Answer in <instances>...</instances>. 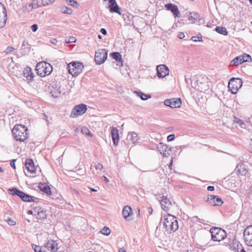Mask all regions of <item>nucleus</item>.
<instances>
[{"label": "nucleus", "mask_w": 252, "mask_h": 252, "mask_svg": "<svg viewBox=\"0 0 252 252\" xmlns=\"http://www.w3.org/2000/svg\"><path fill=\"white\" fill-rule=\"evenodd\" d=\"M13 136L17 141L24 142L29 136L28 129L23 125H16L12 130Z\"/></svg>", "instance_id": "1"}, {"label": "nucleus", "mask_w": 252, "mask_h": 252, "mask_svg": "<svg viewBox=\"0 0 252 252\" xmlns=\"http://www.w3.org/2000/svg\"><path fill=\"white\" fill-rule=\"evenodd\" d=\"M163 220V226L167 231H175L178 228V222L174 216L169 214L166 215L164 216Z\"/></svg>", "instance_id": "2"}, {"label": "nucleus", "mask_w": 252, "mask_h": 252, "mask_svg": "<svg viewBox=\"0 0 252 252\" xmlns=\"http://www.w3.org/2000/svg\"><path fill=\"white\" fill-rule=\"evenodd\" d=\"M36 70L38 75L41 77H44L51 73L53 71V67L50 63L46 62H41L37 64Z\"/></svg>", "instance_id": "3"}, {"label": "nucleus", "mask_w": 252, "mask_h": 252, "mask_svg": "<svg viewBox=\"0 0 252 252\" xmlns=\"http://www.w3.org/2000/svg\"><path fill=\"white\" fill-rule=\"evenodd\" d=\"M210 232L211 233L212 240L214 241L220 242L226 237V232L219 227L211 228Z\"/></svg>", "instance_id": "4"}, {"label": "nucleus", "mask_w": 252, "mask_h": 252, "mask_svg": "<svg viewBox=\"0 0 252 252\" xmlns=\"http://www.w3.org/2000/svg\"><path fill=\"white\" fill-rule=\"evenodd\" d=\"M68 72L74 76L79 75L84 68L82 63L80 62H72L67 65Z\"/></svg>", "instance_id": "5"}, {"label": "nucleus", "mask_w": 252, "mask_h": 252, "mask_svg": "<svg viewBox=\"0 0 252 252\" xmlns=\"http://www.w3.org/2000/svg\"><path fill=\"white\" fill-rule=\"evenodd\" d=\"M242 80L239 78H232L228 82V88L232 94H236L242 87Z\"/></svg>", "instance_id": "6"}, {"label": "nucleus", "mask_w": 252, "mask_h": 252, "mask_svg": "<svg viewBox=\"0 0 252 252\" xmlns=\"http://www.w3.org/2000/svg\"><path fill=\"white\" fill-rule=\"evenodd\" d=\"M107 58V51L105 49H99L95 53L94 61L97 64L103 63Z\"/></svg>", "instance_id": "7"}, {"label": "nucleus", "mask_w": 252, "mask_h": 252, "mask_svg": "<svg viewBox=\"0 0 252 252\" xmlns=\"http://www.w3.org/2000/svg\"><path fill=\"white\" fill-rule=\"evenodd\" d=\"M87 105L81 103L75 106L72 110L70 117L72 118H77L83 115L87 111Z\"/></svg>", "instance_id": "8"}, {"label": "nucleus", "mask_w": 252, "mask_h": 252, "mask_svg": "<svg viewBox=\"0 0 252 252\" xmlns=\"http://www.w3.org/2000/svg\"><path fill=\"white\" fill-rule=\"evenodd\" d=\"M164 104L172 108H180L181 106L182 102L180 98H173L165 99L164 101Z\"/></svg>", "instance_id": "9"}, {"label": "nucleus", "mask_w": 252, "mask_h": 252, "mask_svg": "<svg viewBox=\"0 0 252 252\" xmlns=\"http://www.w3.org/2000/svg\"><path fill=\"white\" fill-rule=\"evenodd\" d=\"M243 234L246 244L249 246H252V225L248 226Z\"/></svg>", "instance_id": "10"}, {"label": "nucleus", "mask_w": 252, "mask_h": 252, "mask_svg": "<svg viewBox=\"0 0 252 252\" xmlns=\"http://www.w3.org/2000/svg\"><path fill=\"white\" fill-rule=\"evenodd\" d=\"M50 93L53 97H58L61 94V85L57 83L51 84L49 86Z\"/></svg>", "instance_id": "11"}, {"label": "nucleus", "mask_w": 252, "mask_h": 252, "mask_svg": "<svg viewBox=\"0 0 252 252\" xmlns=\"http://www.w3.org/2000/svg\"><path fill=\"white\" fill-rule=\"evenodd\" d=\"M139 139L140 138L136 133L135 132H129L125 141V143L126 145L135 144L138 143Z\"/></svg>", "instance_id": "12"}, {"label": "nucleus", "mask_w": 252, "mask_h": 252, "mask_svg": "<svg viewBox=\"0 0 252 252\" xmlns=\"http://www.w3.org/2000/svg\"><path fill=\"white\" fill-rule=\"evenodd\" d=\"M157 149L163 156L168 157L170 154L172 148L163 143H159L157 146Z\"/></svg>", "instance_id": "13"}, {"label": "nucleus", "mask_w": 252, "mask_h": 252, "mask_svg": "<svg viewBox=\"0 0 252 252\" xmlns=\"http://www.w3.org/2000/svg\"><path fill=\"white\" fill-rule=\"evenodd\" d=\"M157 76L158 78H163L169 74V70L164 64L157 66Z\"/></svg>", "instance_id": "14"}, {"label": "nucleus", "mask_w": 252, "mask_h": 252, "mask_svg": "<svg viewBox=\"0 0 252 252\" xmlns=\"http://www.w3.org/2000/svg\"><path fill=\"white\" fill-rule=\"evenodd\" d=\"M110 133L114 145L117 146L119 141V130L113 126L110 127Z\"/></svg>", "instance_id": "15"}, {"label": "nucleus", "mask_w": 252, "mask_h": 252, "mask_svg": "<svg viewBox=\"0 0 252 252\" xmlns=\"http://www.w3.org/2000/svg\"><path fill=\"white\" fill-rule=\"evenodd\" d=\"M161 200L160 202L162 209L165 211H168L171 206V202L167 197L162 196Z\"/></svg>", "instance_id": "16"}, {"label": "nucleus", "mask_w": 252, "mask_h": 252, "mask_svg": "<svg viewBox=\"0 0 252 252\" xmlns=\"http://www.w3.org/2000/svg\"><path fill=\"white\" fill-rule=\"evenodd\" d=\"M165 7L167 10L171 11L175 17H179L180 11L177 5L172 3H168L165 5Z\"/></svg>", "instance_id": "17"}, {"label": "nucleus", "mask_w": 252, "mask_h": 252, "mask_svg": "<svg viewBox=\"0 0 252 252\" xmlns=\"http://www.w3.org/2000/svg\"><path fill=\"white\" fill-rule=\"evenodd\" d=\"M45 247L52 252H56L58 250L57 243L53 240H48L45 244Z\"/></svg>", "instance_id": "18"}, {"label": "nucleus", "mask_w": 252, "mask_h": 252, "mask_svg": "<svg viewBox=\"0 0 252 252\" xmlns=\"http://www.w3.org/2000/svg\"><path fill=\"white\" fill-rule=\"evenodd\" d=\"M25 167L28 171L31 173L35 172L36 168L34 165L33 161L32 159H27L25 163Z\"/></svg>", "instance_id": "19"}, {"label": "nucleus", "mask_w": 252, "mask_h": 252, "mask_svg": "<svg viewBox=\"0 0 252 252\" xmlns=\"http://www.w3.org/2000/svg\"><path fill=\"white\" fill-rule=\"evenodd\" d=\"M122 213L125 219L127 220L128 218L132 215L133 211L130 206H125L123 208Z\"/></svg>", "instance_id": "20"}, {"label": "nucleus", "mask_w": 252, "mask_h": 252, "mask_svg": "<svg viewBox=\"0 0 252 252\" xmlns=\"http://www.w3.org/2000/svg\"><path fill=\"white\" fill-rule=\"evenodd\" d=\"M21 199L25 202H37L38 201L39 199L37 197L31 196L24 192Z\"/></svg>", "instance_id": "21"}, {"label": "nucleus", "mask_w": 252, "mask_h": 252, "mask_svg": "<svg viewBox=\"0 0 252 252\" xmlns=\"http://www.w3.org/2000/svg\"><path fill=\"white\" fill-rule=\"evenodd\" d=\"M30 45L29 44L27 41L24 40L20 49L21 53L23 55H26L30 51Z\"/></svg>", "instance_id": "22"}, {"label": "nucleus", "mask_w": 252, "mask_h": 252, "mask_svg": "<svg viewBox=\"0 0 252 252\" xmlns=\"http://www.w3.org/2000/svg\"><path fill=\"white\" fill-rule=\"evenodd\" d=\"M23 74L24 77L29 81H32L33 80L34 75L30 67L25 68L23 71Z\"/></svg>", "instance_id": "23"}, {"label": "nucleus", "mask_w": 252, "mask_h": 252, "mask_svg": "<svg viewBox=\"0 0 252 252\" xmlns=\"http://www.w3.org/2000/svg\"><path fill=\"white\" fill-rule=\"evenodd\" d=\"M111 56L113 59L118 62L117 65L120 66L123 65L122 57L119 52H113L111 54Z\"/></svg>", "instance_id": "24"}, {"label": "nucleus", "mask_w": 252, "mask_h": 252, "mask_svg": "<svg viewBox=\"0 0 252 252\" xmlns=\"http://www.w3.org/2000/svg\"><path fill=\"white\" fill-rule=\"evenodd\" d=\"M108 8L111 13H116L119 15H121V8L118 5L117 3H116L114 5H109Z\"/></svg>", "instance_id": "25"}, {"label": "nucleus", "mask_w": 252, "mask_h": 252, "mask_svg": "<svg viewBox=\"0 0 252 252\" xmlns=\"http://www.w3.org/2000/svg\"><path fill=\"white\" fill-rule=\"evenodd\" d=\"M242 60H243V58H242L241 55L236 57L231 61L230 63V66H233L241 64L243 63L242 62Z\"/></svg>", "instance_id": "26"}, {"label": "nucleus", "mask_w": 252, "mask_h": 252, "mask_svg": "<svg viewBox=\"0 0 252 252\" xmlns=\"http://www.w3.org/2000/svg\"><path fill=\"white\" fill-rule=\"evenodd\" d=\"M8 192L9 194H12L13 195H16L19 196L20 198H21L22 196L23 195L24 192L21 190H19L16 188H11L9 189L8 190Z\"/></svg>", "instance_id": "27"}, {"label": "nucleus", "mask_w": 252, "mask_h": 252, "mask_svg": "<svg viewBox=\"0 0 252 252\" xmlns=\"http://www.w3.org/2000/svg\"><path fill=\"white\" fill-rule=\"evenodd\" d=\"M8 192L9 194H12L13 195H16L19 196L20 198H21L22 196L23 195L24 192L21 190H19L16 188H11L9 189L8 190Z\"/></svg>", "instance_id": "28"}, {"label": "nucleus", "mask_w": 252, "mask_h": 252, "mask_svg": "<svg viewBox=\"0 0 252 252\" xmlns=\"http://www.w3.org/2000/svg\"><path fill=\"white\" fill-rule=\"evenodd\" d=\"M235 170L237 171V174L241 175H245L247 172L243 164L238 165Z\"/></svg>", "instance_id": "29"}, {"label": "nucleus", "mask_w": 252, "mask_h": 252, "mask_svg": "<svg viewBox=\"0 0 252 252\" xmlns=\"http://www.w3.org/2000/svg\"><path fill=\"white\" fill-rule=\"evenodd\" d=\"M216 195H208L207 197H204V200L209 205L214 206V203L215 202Z\"/></svg>", "instance_id": "30"}, {"label": "nucleus", "mask_w": 252, "mask_h": 252, "mask_svg": "<svg viewBox=\"0 0 252 252\" xmlns=\"http://www.w3.org/2000/svg\"><path fill=\"white\" fill-rule=\"evenodd\" d=\"M36 209H37V208H34V212L35 213V215H36L35 213H36V217L38 219H43L45 218L46 217V213L45 211L43 210L39 211V210L41 209V208H39L38 211H36Z\"/></svg>", "instance_id": "31"}, {"label": "nucleus", "mask_w": 252, "mask_h": 252, "mask_svg": "<svg viewBox=\"0 0 252 252\" xmlns=\"http://www.w3.org/2000/svg\"><path fill=\"white\" fill-rule=\"evenodd\" d=\"M0 18H3V20L7 19L6 10L5 6L1 3H0Z\"/></svg>", "instance_id": "32"}, {"label": "nucleus", "mask_w": 252, "mask_h": 252, "mask_svg": "<svg viewBox=\"0 0 252 252\" xmlns=\"http://www.w3.org/2000/svg\"><path fill=\"white\" fill-rule=\"evenodd\" d=\"M134 93H135L137 96L139 97L143 100H146L151 97V95L146 94L141 92L135 91L134 92Z\"/></svg>", "instance_id": "33"}, {"label": "nucleus", "mask_w": 252, "mask_h": 252, "mask_svg": "<svg viewBox=\"0 0 252 252\" xmlns=\"http://www.w3.org/2000/svg\"><path fill=\"white\" fill-rule=\"evenodd\" d=\"M215 31L217 32L224 35H226L228 34V32L226 30V29L225 27H217L215 29Z\"/></svg>", "instance_id": "34"}, {"label": "nucleus", "mask_w": 252, "mask_h": 252, "mask_svg": "<svg viewBox=\"0 0 252 252\" xmlns=\"http://www.w3.org/2000/svg\"><path fill=\"white\" fill-rule=\"evenodd\" d=\"M42 186L43 187H40V189L41 191L47 194H50L51 193V189L49 186L43 185V184Z\"/></svg>", "instance_id": "35"}, {"label": "nucleus", "mask_w": 252, "mask_h": 252, "mask_svg": "<svg viewBox=\"0 0 252 252\" xmlns=\"http://www.w3.org/2000/svg\"><path fill=\"white\" fill-rule=\"evenodd\" d=\"M32 5H33V8L36 9L39 7L42 6L41 0H33L32 2Z\"/></svg>", "instance_id": "36"}, {"label": "nucleus", "mask_w": 252, "mask_h": 252, "mask_svg": "<svg viewBox=\"0 0 252 252\" xmlns=\"http://www.w3.org/2000/svg\"><path fill=\"white\" fill-rule=\"evenodd\" d=\"M61 11L64 14H71L73 12L72 10L66 6L62 7L61 8Z\"/></svg>", "instance_id": "37"}, {"label": "nucleus", "mask_w": 252, "mask_h": 252, "mask_svg": "<svg viewBox=\"0 0 252 252\" xmlns=\"http://www.w3.org/2000/svg\"><path fill=\"white\" fill-rule=\"evenodd\" d=\"M34 8L33 5H32V2L26 4L23 7L24 11H26L28 12L31 11Z\"/></svg>", "instance_id": "38"}, {"label": "nucleus", "mask_w": 252, "mask_h": 252, "mask_svg": "<svg viewBox=\"0 0 252 252\" xmlns=\"http://www.w3.org/2000/svg\"><path fill=\"white\" fill-rule=\"evenodd\" d=\"M242 58H243L242 62H250L252 61L251 56L247 54H243L241 55Z\"/></svg>", "instance_id": "39"}, {"label": "nucleus", "mask_w": 252, "mask_h": 252, "mask_svg": "<svg viewBox=\"0 0 252 252\" xmlns=\"http://www.w3.org/2000/svg\"><path fill=\"white\" fill-rule=\"evenodd\" d=\"M66 3L74 7H78L77 2L75 0H66Z\"/></svg>", "instance_id": "40"}, {"label": "nucleus", "mask_w": 252, "mask_h": 252, "mask_svg": "<svg viewBox=\"0 0 252 252\" xmlns=\"http://www.w3.org/2000/svg\"><path fill=\"white\" fill-rule=\"evenodd\" d=\"M234 122V123L238 124L242 128H245V124L242 120L235 117Z\"/></svg>", "instance_id": "41"}, {"label": "nucleus", "mask_w": 252, "mask_h": 252, "mask_svg": "<svg viewBox=\"0 0 252 252\" xmlns=\"http://www.w3.org/2000/svg\"><path fill=\"white\" fill-rule=\"evenodd\" d=\"M100 232L104 235L108 236L110 234L111 231L108 227L105 226L101 229Z\"/></svg>", "instance_id": "42"}, {"label": "nucleus", "mask_w": 252, "mask_h": 252, "mask_svg": "<svg viewBox=\"0 0 252 252\" xmlns=\"http://www.w3.org/2000/svg\"><path fill=\"white\" fill-rule=\"evenodd\" d=\"M215 200V203H214V206H220L223 203L222 199L220 197H219L216 195V198Z\"/></svg>", "instance_id": "43"}, {"label": "nucleus", "mask_w": 252, "mask_h": 252, "mask_svg": "<svg viewBox=\"0 0 252 252\" xmlns=\"http://www.w3.org/2000/svg\"><path fill=\"white\" fill-rule=\"evenodd\" d=\"M81 132L83 134H85L86 135H89L91 137L92 136V134L90 131L89 129L86 127H83L81 128Z\"/></svg>", "instance_id": "44"}, {"label": "nucleus", "mask_w": 252, "mask_h": 252, "mask_svg": "<svg viewBox=\"0 0 252 252\" xmlns=\"http://www.w3.org/2000/svg\"><path fill=\"white\" fill-rule=\"evenodd\" d=\"M42 6H46L53 3L55 0H41Z\"/></svg>", "instance_id": "45"}, {"label": "nucleus", "mask_w": 252, "mask_h": 252, "mask_svg": "<svg viewBox=\"0 0 252 252\" xmlns=\"http://www.w3.org/2000/svg\"><path fill=\"white\" fill-rule=\"evenodd\" d=\"M15 49L12 46H8L6 49L3 51V53L6 54H8L12 52H13Z\"/></svg>", "instance_id": "46"}, {"label": "nucleus", "mask_w": 252, "mask_h": 252, "mask_svg": "<svg viewBox=\"0 0 252 252\" xmlns=\"http://www.w3.org/2000/svg\"><path fill=\"white\" fill-rule=\"evenodd\" d=\"M76 38L74 36H70L66 38L65 41L66 43H74L76 42Z\"/></svg>", "instance_id": "47"}, {"label": "nucleus", "mask_w": 252, "mask_h": 252, "mask_svg": "<svg viewBox=\"0 0 252 252\" xmlns=\"http://www.w3.org/2000/svg\"><path fill=\"white\" fill-rule=\"evenodd\" d=\"M32 247L35 252H41V249L39 246H37L34 244H32Z\"/></svg>", "instance_id": "48"}, {"label": "nucleus", "mask_w": 252, "mask_h": 252, "mask_svg": "<svg viewBox=\"0 0 252 252\" xmlns=\"http://www.w3.org/2000/svg\"><path fill=\"white\" fill-rule=\"evenodd\" d=\"M198 18V14L193 13H190V15L189 16V20H191V19L196 20Z\"/></svg>", "instance_id": "49"}, {"label": "nucleus", "mask_w": 252, "mask_h": 252, "mask_svg": "<svg viewBox=\"0 0 252 252\" xmlns=\"http://www.w3.org/2000/svg\"><path fill=\"white\" fill-rule=\"evenodd\" d=\"M191 39L193 41H202V38L201 36H192Z\"/></svg>", "instance_id": "50"}, {"label": "nucleus", "mask_w": 252, "mask_h": 252, "mask_svg": "<svg viewBox=\"0 0 252 252\" xmlns=\"http://www.w3.org/2000/svg\"><path fill=\"white\" fill-rule=\"evenodd\" d=\"M7 19L3 20V18L1 19L0 18V29L3 28L6 22Z\"/></svg>", "instance_id": "51"}, {"label": "nucleus", "mask_w": 252, "mask_h": 252, "mask_svg": "<svg viewBox=\"0 0 252 252\" xmlns=\"http://www.w3.org/2000/svg\"><path fill=\"white\" fill-rule=\"evenodd\" d=\"M6 221L8 222V223L9 225H15L16 224V222L15 221H14V220H12L11 219H10L9 218L7 219V220H6Z\"/></svg>", "instance_id": "52"}, {"label": "nucleus", "mask_w": 252, "mask_h": 252, "mask_svg": "<svg viewBox=\"0 0 252 252\" xmlns=\"http://www.w3.org/2000/svg\"><path fill=\"white\" fill-rule=\"evenodd\" d=\"M175 139V135L174 134H170L167 137V140L168 142L172 141Z\"/></svg>", "instance_id": "53"}, {"label": "nucleus", "mask_w": 252, "mask_h": 252, "mask_svg": "<svg viewBox=\"0 0 252 252\" xmlns=\"http://www.w3.org/2000/svg\"><path fill=\"white\" fill-rule=\"evenodd\" d=\"M95 168L96 169L101 170L103 168V165L100 163H95Z\"/></svg>", "instance_id": "54"}, {"label": "nucleus", "mask_w": 252, "mask_h": 252, "mask_svg": "<svg viewBox=\"0 0 252 252\" xmlns=\"http://www.w3.org/2000/svg\"><path fill=\"white\" fill-rule=\"evenodd\" d=\"M31 29L33 32H35L38 29V25L37 24H33L31 26Z\"/></svg>", "instance_id": "55"}, {"label": "nucleus", "mask_w": 252, "mask_h": 252, "mask_svg": "<svg viewBox=\"0 0 252 252\" xmlns=\"http://www.w3.org/2000/svg\"><path fill=\"white\" fill-rule=\"evenodd\" d=\"M197 84H200V85L202 84L201 83H197ZM198 86L201 87V88L202 89V91H206L209 88L208 85H205L204 86H200L199 85H198Z\"/></svg>", "instance_id": "56"}, {"label": "nucleus", "mask_w": 252, "mask_h": 252, "mask_svg": "<svg viewBox=\"0 0 252 252\" xmlns=\"http://www.w3.org/2000/svg\"><path fill=\"white\" fill-rule=\"evenodd\" d=\"M16 159H12L10 161V166L13 168L14 169H15L16 168V167H15V161H16Z\"/></svg>", "instance_id": "57"}, {"label": "nucleus", "mask_w": 252, "mask_h": 252, "mask_svg": "<svg viewBox=\"0 0 252 252\" xmlns=\"http://www.w3.org/2000/svg\"><path fill=\"white\" fill-rule=\"evenodd\" d=\"M178 37L180 38V39H182L184 37H185V34L183 32H179L178 33Z\"/></svg>", "instance_id": "58"}, {"label": "nucleus", "mask_w": 252, "mask_h": 252, "mask_svg": "<svg viewBox=\"0 0 252 252\" xmlns=\"http://www.w3.org/2000/svg\"><path fill=\"white\" fill-rule=\"evenodd\" d=\"M100 32L101 33H102L103 35H106L107 34V31L104 28H101L100 29Z\"/></svg>", "instance_id": "59"}, {"label": "nucleus", "mask_w": 252, "mask_h": 252, "mask_svg": "<svg viewBox=\"0 0 252 252\" xmlns=\"http://www.w3.org/2000/svg\"><path fill=\"white\" fill-rule=\"evenodd\" d=\"M108 1L110 4L109 5H114V4L117 3L116 0H108Z\"/></svg>", "instance_id": "60"}, {"label": "nucleus", "mask_w": 252, "mask_h": 252, "mask_svg": "<svg viewBox=\"0 0 252 252\" xmlns=\"http://www.w3.org/2000/svg\"><path fill=\"white\" fill-rule=\"evenodd\" d=\"M50 42L52 44H55L57 43V40L56 38H52L50 40Z\"/></svg>", "instance_id": "61"}, {"label": "nucleus", "mask_w": 252, "mask_h": 252, "mask_svg": "<svg viewBox=\"0 0 252 252\" xmlns=\"http://www.w3.org/2000/svg\"><path fill=\"white\" fill-rule=\"evenodd\" d=\"M207 189L209 191H213L214 190V187L212 186H209L207 187Z\"/></svg>", "instance_id": "62"}, {"label": "nucleus", "mask_w": 252, "mask_h": 252, "mask_svg": "<svg viewBox=\"0 0 252 252\" xmlns=\"http://www.w3.org/2000/svg\"><path fill=\"white\" fill-rule=\"evenodd\" d=\"M43 115H44V120H46V121L47 123H48V117H47V116L46 115V114H45V113H44V114H43Z\"/></svg>", "instance_id": "63"}, {"label": "nucleus", "mask_w": 252, "mask_h": 252, "mask_svg": "<svg viewBox=\"0 0 252 252\" xmlns=\"http://www.w3.org/2000/svg\"><path fill=\"white\" fill-rule=\"evenodd\" d=\"M119 252H126V250L124 248H121L119 249Z\"/></svg>", "instance_id": "64"}]
</instances>
